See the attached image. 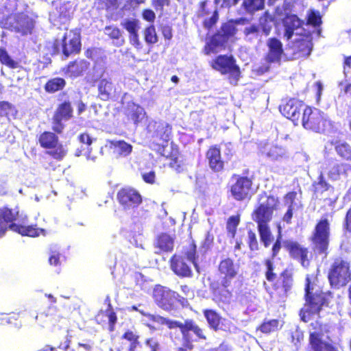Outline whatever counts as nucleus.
Segmentation results:
<instances>
[{"label": "nucleus", "mask_w": 351, "mask_h": 351, "mask_svg": "<svg viewBox=\"0 0 351 351\" xmlns=\"http://www.w3.org/2000/svg\"><path fill=\"white\" fill-rule=\"evenodd\" d=\"M278 206L279 201L277 197L263 193L259 195L258 205L252 214V219L258 224L261 239L265 247H268L271 242V234L268 223L272 219L274 212L278 209Z\"/></svg>", "instance_id": "1"}, {"label": "nucleus", "mask_w": 351, "mask_h": 351, "mask_svg": "<svg viewBox=\"0 0 351 351\" xmlns=\"http://www.w3.org/2000/svg\"><path fill=\"white\" fill-rule=\"evenodd\" d=\"M58 134L52 130L44 131L38 136L39 145L45 149V154L51 158L45 157L42 160V165L45 169L55 170L56 162L62 161L67 154V149L60 143Z\"/></svg>", "instance_id": "2"}, {"label": "nucleus", "mask_w": 351, "mask_h": 351, "mask_svg": "<svg viewBox=\"0 0 351 351\" xmlns=\"http://www.w3.org/2000/svg\"><path fill=\"white\" fill-rule=\"evenodd\" d=\"M16 215L12 210L7 207L0 208V237H3L8 229L17 232L22 236L36 237L40 234H45V230L37 228L36 226H24L14 223Z\"/></svg>", "instance_id": "3"}, {"label": "nucleus", "mask_w": 351, "mask_h": 351, "mask_svg": "<svg viewBox=\"0 0 351 351\" xmlns=\"http://www.w3.org/2000/svg\"><path fill=\"white\" fill-rule=\"evenodd\" d=\"M306 282V302L300 312L301 318L305 322L309 321L311 316L316 315L325 304V296L318 286L311 282L308 276Z\"/></svg>", "instance_id": "4"}, {"label": "nucleus", "mask_w": 351, "mask_h": 351, "mask_svg": "<svg viewBox=\"0 0 351 351\" xmlns=\"http://www.w3.org/2000/svg\"><path fill=\"white\" fill-rule=\"evenodd\" d=\"M82 49L81 35L77 29H72L64 33L61 40L55 39L52 44V54L62 53L64 58L80 53Z\"/></svg>", "instance_id": "5"}, {"label": "nucleus", "mask_w": 351, "mask_h": 351, "mask_svg": "<svg viewBox=\"0 0 351 351\" xmlns=\"http://www.w3.org/2000/svg\"><path fill=\"white\" fill-rule=\"evenodd\" d=\"M326 325L316 321L311 324L309 343L313 351H338L331 343Z\"/></svg>", "instance_id": "6"}, {"label": "nucleus", "mask_w": 351, "mask_h": 351, "mask_svg": "<svg viewBox=\"0 0 351 351\" xmlns=\"http://www.w3.org/2000/svg\"><path fill=\"white\" fill-rule=\"evenodd\" d=\"M73 117L72 103L67 99L59 103L51 119V130L57 134H62L66 127L64 122Z\"/></svg>", "instance_id": "7"}, {"label": "nucleus", "mask_w": 351, "mask_h": 351, "mask_svg": "<svg viewBox=\"0 0 351 351\" xmlns=\"http://www.w3.org/2000/svg\"><path fill=\"white\" fill-rule=\"evenodd\" d=\"M302 123L304 128L316 132H324L328 125V121L322 112L306 106L303 109Z\"/></svg>", "instance_id": "8"}, {"label": "nucleus", "mask_w": 351, "mask_h": 351, "mask_svg": "<svg viewBox=\"0 0 351 351\" xmlns=\"http://www.w3.org/2000/svg\"><path fill=\"white\" fill-rule=\"evenodd\" d=\"M157 151L160 156L159 162L162 163L164 166L169 165L171 168L178 170L181 160L178 147L173 142L166 140L164 145H158Z\"/></svg>", "instance_id": "9"}, {"label": "nucleus", "mask_w": 351, "mask_h": 351, "mask_svg": "<svg viewBox=\"0 0 351 351\" xmlns=\"http://www.w3.org/2000/svg\"><path fill=\"white\" fill-rule=\"evenodd\" d=\"M350 278L349 263L342 260L334 263L328 275L331 285L340 287L345 285Z\"/></svg>", "instance_id": "10"}, {"label": "nucleus", "mask_w": 351, "mask_h": 351, "mask_svg": "<svg viewBox=\"0 0 351 351\" xmlns=\"http://www.w3.org/2000/svg\"><path fill=\"white\" fill-rule=\"evenodd\" d=\"M117 199L124 210L137 208L142 202V197L138 191L129 186L120 189L117 192Z\"/></svg>", "instance_id": "11"}, {"label": "nucleus", "mask_w": 351, "mask_h": 351, "mask_svg": "<svg viewBox=\"0 0 351 351\" xmlns=\"http://www.w3.org/2000/svg\"><path fill=\"white\" fill-rule=\"evenodd\" d=\"M97 97L104 101L117 99L120 91L112 82V79L99 77L97 81Z\"/></svg>", "instance_id": "12"}, {"label": "nucleus", "mask_w": 351, "mask_h": 351, "mask_svg": "<svg viewBox=\"0 0 351 351\" xmlns=\"http://www.w3.org/2000/svg\"><path fill=\"white\" fill-rule=\"evenodd\" d=\"M330 235L329 223L326 219H322L316 226L312 241L316 249L324 252L328 247Z\"/></svg>", "instance_id": "13"}, {"label": "nucleus", "mask_w": 351, "mask_h": 351, "mask_svg": "<svg viewBox=\"0 0 351 351\" xmlns=\"http://www.w3.org/2000/svg\"><path fill=\"white\" fill-rule=\"evenodd\" d=\"M212 66L223 74L230 73L235 80L239 77V69L234 64L232 57L220 56L213 62Z\"/></svg>", "instance_id": "14"}, {"label": "nucleus", "mask_w": 351, "mask_h": 351, "mask_svg": "<svg viewBox=\"0 0 351 351\" xmlns=\"http://www.w3.org/2000/svg\"><path fill=\"white\" fill-rule=\"evenodd\" d=\"M155 322L166 324L169 328H179L182 334L185 335L187 331H193L198 337L205 339L202 329L195 325L191 321H186L184 324L171 321L162 317H155Z\"/></svg>", "instance_id": "15"}, {"label": "nucleus", "mask_w": 351, "mask_h": 351, "mask_svg": "<svg viewBox=\"0 0 351 351\" xmlns=\"http://www.w3.org/2000/svg\"><path fill=\"white\" fill-rule=\"evenodd\" d=\"M239 266L234 263L230 258H226L221 261L219 265V271L223 275L221 285L224 287H228L231 280L236 277L239 272Z\"/></svg>", "instance_id": "16"}, {"label": "nucleus", "mask_w": 351, "mask_h": 351, "mask_svg": "<svg viewBox=\"0 0 351 351\" xmlns=\"http://www.w3.org/2000/svg\"><path fill=\"white\" fill-rule=\"evenodd\" d=\"M11 28L22 36L30 34L34 28V21L27 14L19 13L14 16Z\"/></svg>", "instance_id": "17"}, {"label": "nucleus", "mask_w": 351, "mask_h": 351, "mask_svg": "<svg viewBox=\"0 0 351 351\" xmlns=\"http://www.w3.org/2000/svg\"><path fill=\"white\" fill-rule=\"evenodd\" d=\"M89 66L90 63L86 60L76 59L69 62L61 71L65 75L74 79L83 75Z\"/></svg>", "instance_id": "18"}, {"label": "nucleus", "mask_w": 351, "mask_h": 351, "mask_svg": "<svg viewBox=\"0 0 351 351\" xmlns=\"http://www.w3.org/2000/svg\"><path fill=\"white\" fill-rule=\"evenodd\" d=\"M155 300L162 308L169 310L174 304L176 293L165 287L157 285L155 287Z\"/></svg>", "instance_id": "19"}, {"label": "nucleus", "mask_w": 351, "mask_h": 351, "mask_svg": "<svg viewBox=\"0 0 351 351\" xmlns=\"http://www.w3.org/2000/svg\"><path fill=\"white\" fill-rule=\"evenodd\" d=\"M285 36L291 40L294 37L301 36L304 29L301 27L302 21L296 15H288L284 21Z\"/></svg>", "instance_id": "20"}, {"label": "nucleus", "mask_w": 351, "mask_h": 351, "mask_svg": "<svg viewBox=\"0 0 351 351\" xmlns=\"http://www.w3.org/2000/svg\"><path fill=\"white\" fill-rule=\"evenodd\" d=\"M304 104L297 99H290L280 106V111L287 119L293 121H298L301 111L304 109Z\"/></svg>", "instance_id": "21"}, {"label": "nucleus", "mask_w": 351, "mask_h": 351, "mask_svg": "<svg viewBox=\"0 0 351 351\" xmlns=\"http://www.w3.org/2000/svg\"><path fill=\"white\" fill-rule=\"evenodd\" d=\"M261 154L271 160L279 161L288 158L285 147L274 144H265L260 148Z\"/></svg>", "instance_id": "22"}, {"label": "nucleus", "mask_w": 351, "mask_h": 351, "mask_svg": "<svg viewBox=\"0 0 351 351\" xmlns=\"http://www.w3.org/2000/svg\"><path fill=\"white\" fill-rule=\"evenodd\" d=\"M251 186L252 182L250 180L247 178H240L232 186V195L236 199L243 200L248 196Z\"/></svg>", "instance_id": "23"}, {"label": "nucleus", "mask_w": 351, "mask_h": 351, "mask_svg": "<svg viewBox=\"0 0 351 351\" xmlns=\"http://www.w3.org/2000/svg\"><path fill=\"white\" fill-rule=\"evenodd\" d=\"M123 113L128 122L136 125L142 121L145 116L143 108L134 102L128 103Z\"/></svg>", "instance_id": "24"}, {"label": "nucleus", "mask_w": 351, "mask_h": 351, "mask_svg": "<svg viewBox=\"0 0 351 351\" xmlns=\"http://www.w3.org/2000/svg\"><path fill=\"white\" fill-rule=\"evenodd\" d=\"M293 42V48L300 52L302 56H308L312 50V37L309 34H301L298 37L291 38Z\"/></svg>", "instance_id": "25"}, {"label": "nucleus", "mask_w": 351, "mask_h": 351, "mask_svg": "<svg viewBox=\"0 0 351 351\" xmlns=\"http://www.w3.org/2000/svg\"><path fill=\"white\" fill-rule=\"evenodd\" d=\"M297 194L294 192L289 193L285 197V205L288 209L283 217V221L289 223L293 217V212L301 207L300 202L296 199Z\"/></svg>", "instance_id": "26"}, {"label": "nucleus", "mask_w": 351, "mask_h": 351, "mask_svg": "<svg viewBox=\"0 0 351 351\" xmlns=\"http://www.w3.org/2000/svg\"><path fill=\"white\" fill-rule=\"evenodd\" d=\"M269 51L267 59L269 62H278L282 55V45L280 40L276 38H270L267 41Z\"/></svg>", "instance_id": "27"}, {"label": "nucleus", "mask_w": 351, "mask_h": 351, "mask_svg": "<svg viewBox=\"0 0 351 351\" xmlns=\"http://www.w3.org/2000/svg\"><path fill=\"white\" fill-rule=\"evenodd\" d=\"M171 268L178 276L186 277L191 275V269L181 256L175 255L172 257Z\"/></svg>", "instance_id": "28"}, {"label": "nucleus", "mask_w": 351, "mask_h": 351, "mask_svg": "<svg viewBox=\"0 0 351 351\" xmlns=\"http://www.w3.org/2000/svg\"><path fill=\"white\" fill-rule=\"evenodd\" d=\"M206 158L209 167L215 171H219L223 168V162L221 158L220 149L217 147H210L207 153Z\"/></svg>", "instance_id": "29"}, {"label": "nucleus", "mask_w": 351, "mask_h": 351, "mask_svg": "<svg viewBox=\"0 0 351 351\" xmlns=\"http://www.w3.org/2000/svg\"><path fill=\"white\" fill-rule=\"evenodd\" d=\"M66 85V80L61 77H55L49 79L44 85L46 93L53 94L62 90Z\"/></svg>", "instance_id": "30"}, {"label": "nucleus", "mask_w": 351, "mask_h": 351, "mask_svg": "<svg viewBox=\"0 0 351 351\" xmlns=\"http://www.w3.org/2000/svg\"><path fill=\"white\" fill-rule=\"evenodd\" d=\"M71 335H69V331H66V334H60V332H55L53 334V341L54 343L58 344V348L62 349L64 351H76L74 349L69 348L71 343Z\"/></svg>", "instance_id": "31"}, {"label": "nucleus", "mask_w": 351, "mask_h": 351, "mask_svg": "<svg viewBox=\"0 0 351 351\" xmlns=\"http://www.w3.org/2000/svg\"><path fill=\"white\" fill-rule=\"evenodd\" d=\"M106 34L112 40L114 45L120 47L124 43V38L119 28L112 25L105 27Z\"/></svg>", "instance_id": "32"}, {"label": "nucleus", "mask_w": 351, "mask_h": 351, "mask_svg": "<svg viewBox=\"0 0 351 351\" xmlns=\"http://www.w3.org/2000/svg\"><path fill=\"white\" fill-rule=\"evenodd\" d=\"M348 164H338L332 162L328 171V176L332 180H337L340 178V176L346 174L348 172Z\"/></svg>", "instance_id": "33"}, {"label": "nucleus", "mask_w": 351, "mask_h": 351, "mask_svg": "<svg viewBox=\"0 0 351 351\" xmlns=\"http://www.w3.org/2000/svg\"><path fill=\"white\" fill-rule=\"evenodd\" d=\"M108 144L110 147L117 149V152L122 156H128L132 150V146L124 141L108 140Z\"/></svg>", "instance_id": "34"}, {"label": "nucleus", "mask_w": 351, "mask_h": 351, "mask_svg": "<svg viewBox=\"0 0 351 351\" xmlns=\"http://www.w3.org/2000/svg\"><path fill=\"white\" fill-rule=\"evenodd\" d=\"M223 38L220 35L214 36L204 48L206 54L217 53L223 47Z\"/></svg>", "instance_id": "35"}, {"label": "nucleus", "mask_w": 351, "mask_h": 351, "mask_svg": "<svg viewBox=\"0 0 351 351\" xmlns=\"http://www.w3.org/2000/svg\"><path fill=\"white\" fill-rule=\"evenodd\" d=\"M17 110L8 101H0V120L3 118L10 119V117H16Z\"/></svg>", "instance_id": "36"}, {"label": "nucleus", "mask_w": 351, "mask_h": 351, "mask_svg": "<svg viewBox=\"0 0 351 351\" xmlns=\"http://www.w3.org/2000/svg\"><path fill=\"white\" fill-rule=\"evenodd\" d=\"M290 252L291 255L299 259L304 267H306L308 265L307 260V250L298 245V244H293L291 245Z\"/></svg>", "instance_id": "37"}, {"label": "nucleus", "mask_w": 351, "mask_h": 351, "mask_svg": "<svg viewBox=\"0 0 351 351\" xmlns=\"http://www.w3.org/2000/svg\"><path fill=\"white\" fill-rule=\"evenodd\" d=\"M49 259L48 262L50 265L58 267L61 265V252L57 245H51L49 248Z\"/></svg>", "instance_id": "38"}, {"label": "nucleus", "mask_w": 351, "mask_h": 351, "mask_svg": "<svg viewBox=\"0 0 351 351\" xmlns=\"http://www.w3.org/2000/svg\"><path fill=\"white\" fill-rule=\"evenodd\" d=\"M157 247L162 251H171L173 247V239L168 234H162L158 239Z\"/></svg>", "instance_id": "39"}, {"label": "nucleus", "mask_w": 351, "mask_h": 351, "mask_svg": "<svg viewBox=\"0 0 351 351\" xmlns=\"http://www.w3.org/2000/svg\"><path fill=\"white\" fill-rule=\"evenodd\" d=\"M0 62L10 69L20 67L19 62L13 60L4 48H0Z\"/></svg>", "instance_id": "40"}, {"label": "nucleus", "mask_w": 351, "mask_h": 351, "mask_svg": "<svg viewBox=\"0 0 351 351\" xmlns=\"http://www.w3.org/2000/svg\"><path fill=\"white\" fill-rule=\"evenodd\" d=\"M280 322L278 319H271L264 322L258 328L257 332L270 333L279 328Z\"/></svg>", "instance_id": "41"}, {"label": "nucleus", "mask_w": 351, "mask_h": 351, "mask_svg": "<svg viewBox=\"0 0 351 351\" xmlns=\"http://www.w3.org/2000/svg\"><path fill=\"white\" fill-rule=\"evenodd\" d=\"M29 318L34 320L35 324L40 327H44L50 324L52 321V317L45 313H40L36 315H29Z\"/></svg>", "instance_id": "42"}, {"label": "nucleus", "mask_w": 351, "mask_h": 351, "mask_svg": "<svg viewBox=\"0 0 351 351\" xmlns=\"http://www.w3.org/2000/svg\"><path fill=\"white\" fill-rule=\"evenodd\" d=\"M247 22V19H241L239 20H237L234 22L231 21L228 23L225 24L223 27L222 30L224 34H226L228 36H232L234 35L236 32V29L234 25L236 24H242L245 25Z\"/></svg>", "instance_id": "43"}, {"label": "nucleus", "mask_w": 351, "mask_h": 351, "mask_svg": "<svg viewBox=\"0 0 351 351\" xmlns=\"http://www.w3.org/2000/svg\"><path fill=\"white\" fill-rule=\"evenodd\" d=\"M243 5L247 12H252L262 9L264 0H244Z\"/></svg>", "instance_id": "44"}, {"label": "nucleus", "mask_w": 351, "mask_h": 351, "mask_svg": "<svg viewBox=\"0 0 351 351\" xmlns=\"http://www.w3.org/2000/svg\"><path fill=\"white\" fill-rule=\"evenodd\" d=\"M272 17L267 13L260 18L259 25L265 35H268L272 27Z\"/></svg>", "instance_id": "45"}, {"label": "nucleus", "mask_w": 351, "mask_h": 351, "mask_svg": "<svg viewBox=\"0 0 351 351\" xmlns=\"http://www.w3.org/2000/svg\"><path fill=\"white\" fill-rule=\"evenodd\" d=\"M243 33L249 40L258 39L259 38V27L256 25H250L245 27Z\"/></svg>", "instance_id": "46"}, {"label": "nucleus", "mask_w": 351, "mask_h": 351, "mask_svg": "<svg viewBox=\"0 0 351 351\" xmlns=\"http://www.w3.org/2000/svg\"><path fill=\"white\" fill-rule=\"evenodd\" d=\"M215 296L223 303H230L232 299V293L227 289V287H223L219 291L215 292Z\"/></svg>", "instance_id": "47"}, {"label": "nucleus", "mask_w": 351, "mask_h": 351, "mask_svg": "<svg viewBox=\"0 0 351 351\" xmlns=\"http://www.w3.org/2000/svg\"><path fill=\"white\" fill-rule=\"evenodd\" d=\"M123 0H98V3L101 9L116 10Z\"/></svg>", "instance_id": "48"}, {"label": "nucleus", "mask_w": 351, "mask_h": 351, "mask_svg": "<svg viewBox=\"0 0 351 351\" xmlns=\"http://www.w3.org/2000/svg\"><path fill=\"white\" fill-rule=\"evenodd\" d=\"M337 153L346 159L351 158V149L346 143H340L336 146Z\"/></svg>", "instance_id": "49"}, {"label": "nucleus", "mask_w": 351, "mask_h": 351, "mask_svg": "<svg viewBox=\"0 0 351 351\" xmlns=\"http://www.w3.org/2000/svg\"><path fill=\"white\" fill-rule=\"evenodd\" d=\"M204 315L210 326L216 329L219 324V315L213 311H206Z\"/></svg>", "instance_id": "50"}, {"label": "nucleus", "mask_w": 351, "mask_h": 351, "mask_svg": "<svg viewBox=\"0 0 351 351\" xmlns=\"http://www.w3.org/2000/svg\"><path fill=\"white\" fill-rule=\"evenodd\" d=\"M100 315H101L103 316L106 315L108 317L109 330L110 332L114 331V328H115V324L117 322V317L116 313L113 310H111L109 312L101 311L97 315V317H99Z\"/></svg>", "instance_id": "51"}, {"label": "nucleus", "mask_w": 351, "mask_h": 351, "mask_svg": "<svg viewBox=\"0 0 351 351\" xmlns=\"http://www.w3.org/2000/svg\"><path fill=\"white\" fill-rule=\"evenodd\" d=\"M307 24L312 25L314 27L318 26L321 23V16L318 12L310 10L307 14Z\"/></svg>", "instance_id": "52"}, {"label": "nucleus", "mask_w": 351, "mask_h": 351, "mask_svg": "<svg viewBox=\"0 0 351 351\" xmlns=\"http://www.w3.org/2000/svg\"><path fill=\"white\" fill-rule=\"evenodd\" d=\"M239 223V219L238 217L232 216L230 217L227 223V229L231 237H234L236 232V229Z\"/></svg>", "instance_id": "53"}, {"label": "nucleus", "mask_w": 351, "mask_h": 351, "mask_svg": "<svg viewBox=\"0 0 351 351\" xmlns=\"http://www.w3.org/2000/svg\"><path fill=\"white\" fill-rule=\"evenodd\" d=\"M122 339H126L127 341H128L130 344V346H132V347H136L137 344H138V336L136 335V334H134L132 331L131 330H127L123 335H122Z\"/></svg>", "instance_id": "54"}, {"label": "nucleus", "mask_w": 351, "mask_h": 351, "mask_svg": "<svg viewBox=\"0 0 351 351\" xmlns=\"http://www.w3.org/2000/svg\"><path fill=\"white\" fill-rule=\"evenodd\" d=\"M145 2V0H126L123 8L126 10H134Z\"/></svg>", "instance_id": "55"}, {"label": "nucleus", "mask_w": 351, "mask_h": 351, "mask_svg": "<svg viewBox=\"0 0 351 351\" xmlns=\"http://www.w3.org/2000/svg\"><path fill=\"white\" fill-rule=\"evenodd\" d=\"M185 254L187 260L190 263H192L195 267L197 269V265L195 262V245L193 244L190 245L189 248Z\"/></svg>", "instance_id": "56"}, {"label": "nucleus", "mask_w": 351, "mask_h": 351, "mask_svg": "<svg viewBox=\"0 0 351 351\" xmlns=\"http://www.w3.org/2000/svg\"><path fill=\"white\" fill-rule=\"evenodd\" d=\"M2 317L0 319L2 323H7L9 324H14L13 321H17L19 318V314L11 313L9 314H1ZM14 324H16L14 323Z\"/></svg>", "instance_id": "57"}, {"label": "nucleus", "mask_w": 351, "mask_h": 351, "mask_svg": "<svg viewBox=\"0 0 351 351\" xmlns=\"http://www.w3.org/2000/svg\"><path fill=\"white\" fill-rule=\"evenodd\" d=\"M123 27L131 34H136L137 32V25L134 21H126L122 24Z\"/></svg>", "instance_id": "58"}, {"label": "nucleus", "mask_w": 351, "mask_h": 351, "mask_svg": "<svg viewBox=\"0 0 351 351\" xmlns=\"http://www.w3.org/2000/svg\"><path fill=\"white\" fill-rule=\"evenodd\" d=\"M265 265L267 267L266 278L269 281H272L276 277L275 274L273 273L272 262L269 260H267L265 261Z\"/></svg>", "instance_id": "59"}, {"label": "nucleus", "mask_w": 351, "mask_h": 351, "mask_svg": "<svg viewBox=\"0 0 351 351\" xmlns=\"http://www.w3.org/2000/svg\"><path fill=\"white\" fill-rule=\"evenodd\" d=\"M144 169H145L143 167L140 168L143 180L146 183L153 184L154 183V171H149V172H145V171H143Z\"/></svg>", "instance_id": "60"}, {"label": "nucleus", "mask_w": 351, "mask_h": 351, "mask_svg": "<svg viewBox=\"0 0 351 351\" xmlns=\"http://www.w3.org/2000/svg\"><path fill=\"white\" fill-rule=\"evenodd\" d=\"M248 239L250 247L252 250H256L258 249V242L256 234L252 231L248 232Z\"/></svg>", "instance_id": "61"}, {"label": "nucleus", "mask_w": 351, "mask_h": 351, "mask_svg": "<svg viewBox=\"0 0 351 351\" xmlns=\"http://www.w3.org/2000/svg\"><path fill=\"white\" fill-rule=\"evenodd\" d=\"M283 285L286 289L290 288L292 285L291 274L288 271H285L282 274Z\"/></svg>", "instance_id": "62"}, {"label": "nucleus", "mask_w": 351, "mask_h": 351, "mask_svg": "<svg viewBox=\"0 0 351 351\" xmlns=\"http://www.w3.org/2000/svg\"><path fill=\"white\" fill-rule=\"evenodd\" d=\"M78 138L82 143L85 144L87 146H90L92 144V138L88 133H82Z\"/></svg>", "instance_id": "63"}, {"label": "nucleus", "mask_w": 351, "mask_h": 351, "mask_svg": "<svg viewBox=\"0 0 351 351\" xmlns=\"http://www.w3.org/2000/svg\"><path fill=\"white\" fill-rule=\"evenodd\" d=\"M152 31H154V26L150 25L145 31V39L149 43H152L154 36L152 35Z\"/></svg>", "instance_id": "64"}]
</instances>
